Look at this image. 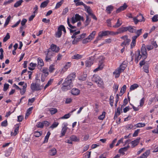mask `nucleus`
Returning <instances> with one entry per match:
<instances>
[{"instance_id": "obj_1", "label": "nucleus", "mask_w": 158, "mask_h": 158, "mask_svg": "<svg viewBox=\"0 0 158 158\" xmlns=\"http://www.w3.org/2000/svg\"><path fill=\"white\" fill-rule=\"evenodd\" d=\"M147 55L145 45L143 44L141 48V52L138 50L135 53V60L137 63L141 58L144 60L147 57Z\"/></svg>"}, {"instance_id": "obj_2", "label": "nucleus", "mask_w": 158, "mask_h": 158, "mask_svg": "<svg viewBox=\"0 0 158 158\" xmlns=\"http://www.w3.org/2000/svg\"><path fill=\"white\" fill-rule=\"evenodd\" d=\"M92 81L95 82L99 87H102L104 85V82L102 79L97 74L93 75L92 78Z\"/></svg>"}, {"instance_id": "obj_3", "label": "nucleus", "mask_w": 158, "mask_h": 158, "mask_svg": "<svg viewBox=\"0 0 158 158\" xmlns=\"http://www.w3.org/2000/svg\"><path fill=\"white\" fill-rule=\"evenodd\" d=\"M63 86L62 89L64 90L69 89L71 87L73 86L72 84L71 80H69L67 78L65 80L63 84Z\"/></svg>"}, {"instance_id": "obj_4", "label": "nucleus", "mask_w": 158, "mask_h": 158, "mask_svg": "<svg viewBox=\"0 0 158 158\" xmlns=\"http://www.w3.org/2000/svg\"><path fill=\"white\" fill-rule=\"evenodd\" d=\"M80 33V31H79L74 32L72 35L71 37L72 38H76L79 41L80 40L84 38L86 35V33H84L81 35H77L79 34Z\"/></svg>"}, {"instance_id": "obj_5", "label": "nucleus", "mask_w": 158, "mask_h": 158, "mask_svg": "<svg viewBox=\"0 0 158 158\" xmlns=\"http://www.w3.org/2000/svg\"><path fill=\"white\" fill-rule=\"evenodd\" d=\"M43 87L44 86L43 85L40 86L39 85L35 83H32L31 85V88L32 91H33L40 90L42 89Z\"/></svg>"}, {"instance_id": "obj_6", "label": "nucleus", "mask_w": 158, "mask_h": 158, "mask_svg": "<svg viewBox=\"0 0 158 158\" xmlns=\"http://www.w3.org/2000/svg\"><path fill=\"white\" fill-rule=\"evenodd\" d=\"M133 20L135 24H137L139 22L144 21L145 19L141 14L137 15L136 17L133 18Z\"/></svg>"}, {"instance_id": "obj_7", "label": "nucleus", "mask_w": 158, "mask_h": 158, "mask_svg": "<svg viewBox=\"0 0 158 158\" xmlns=\"http://www.w3.org/2000/svg\"><path fill=\"white\" fill-rule=\"evenodd\" d=\"M107 35L108 34L107 31L100 32L98 33V36L96 40L94 41V43H97L98 41L100 40L103 36Z\"/></svg>"}, {"instance_id": "obj_8", "label": "nucleus", "mask_w": 158, "mask_h": 158, "mask_svg": "<svg viewBox=\"0 0 158 158\" xmlns=\"http://www.w3.org/2000/svg\"><path fill=\"white\" fill-rule=\"evenodd\" d=\"M55 55L54 53H52L50 49H48L47 53L46 54V56L45 58V60L46 62L49 61L51 60V59L52 56Z\"/></svg>"}, {"instance_id": "obj_9", "label": "nucleus", "mask_w": 158, "mask_h": 158, "mask_svg": "<svg viewBox=\"0 0 158 158\" xmlns=\"http://www.w3.org/2000/svg\"><path fill=\"white\" fill-rule=\"evenodd\" d=\"M68 126V124L66 123H64L62 124V129L61 131V135L60 137H62L64 135L67 130L68 129V127H67Z\"/></svg>"}, {"instance_id": "obj_10", "label": "nucleus", "mask_w": 158, "mask_h": 158, "mask_svg": "<svg viewBox=\"0 0 158 158\" xmlns=\"http://www.w3.org/2000/svg\"><path fill=\"white\" fill-rule=\"evenodd\" d=\"M48 49H50L52 53H57L59 51L60 48L56 45L52 44L50 46V48Z\"/></svg>"}, {"instance_id": "obj_11", "label": "nucleus", "mask_w": 158, "mask_h": 158, "mask_svg": "<svg viewBox=\"0 0 158 158\" xmlns=\"http://www.w3.org/2000/svg\"><path fill=\"white\" fill-rule=\"evenodd\" d=\"M81 17L78 14H76L75 16H73L71 18L72 23L73 24H74L76 22L81 20Z\"/></svg>"}, {"instance_id": "obj_12", "label": "nucleus", "mask_w": 158, "mask_h": 158, "mask_svg": "<svg viewBox=\"0 0 158 158\" xmlns=\"http://www.w3.org/2000/svg\"><path fill=\"white\" fill-rule=\"evenodd\" d=\"M100 58L102 60L101 61H99V63L101 64L98 68L94 70V72H96L98 71V70H101L103 69L104 66V65L103 64V61L104 59V57L103 56H101L100 57Z\"/></svg>"}, {"instance_id": "obj_13", "label": "nucleus", "mask_w": 158, "mask_h": 158, "mask_svg": "<svg viewBox=\"0 0 158 158\" xmlns=\"http://www.w3.org/2000/svg\"><path fill=\"white\" fill-rule=\"evenodd\" d=\"M71 65V64L70 62H68L65 64L63 68L62 69L61 73H64L66 71L67 69L69 68Z\"/></svg>"}, {"instance_id": "obj_14", "label": "nucleus", "mask_w": 158, "mask_h": 158, "mask_svg": "<svg viewBox=\"0 0 158 158\" xmlns=\"http://www.w3.org/2000/svg\"><path fill=\"white\" fill-rule=\"evenodd\" d=\"M93 63V58L90 57L85 61V64L86 67H89Z\"/></svg>"}, {"instance_id": "obj_15", "label": "nucleus", "mask_w": 158, "mask_h": 158, "mask_svg": "<svg viewBox=\"0 0 158 158\" xmlns=\"http://www.w3.org/2000/svg\"><path fill=\"white\" fill-rule=\"evenodd\" d=\"M123 72L118 68H117L113 72V74L114 75L115 77L118 78L119 77L120 73Z\"/></svg>"}, {"instance_id": "obj_16", "label": "nucleus", "mask_w": 158, "mask_h": 158, "mask_svg": "<svg viewBox=\"0 0 158 158\" xmlns=\"http://www.w3.org/2000/svg\"><path fill=\"white\" fill-rule=\"evenodd\" d=\"M127 7V6L126 3H124L123 5L120 6L116 10V12L117 13H118L122 11L125 10Z\"/></svg>"}, {"instance_id": "obj_17", "label": "nucleus", "mask_w": 158, "mask_h": 158, "mask_svg": "<svg viewBox=\"0 0 158 158\" xmlns=\"http://www.w3.org/2000/svg\"><path fill=\"white\" fill-rule=\"evenodd\" d=\"M114 8V7L112 5H110L108 6L106 9V12L109 14L111 13V12L113 11Z\"/></svg>"}, {"instance_id": "obj_18", "label": "nucleus", "mask_w": 158, "mask_h": 158, "mask_svg": "<svg viewBox=\"0 0 158 158\" xmlns=\"http://www.w3.org/2000/svg\"><path fill=\"white\" fill-rule=\"evenodd\" d=\"M80 93V91L78 89L73 88L71 90L72 94L74 95H78Z\"/></svg>"}, {"instance_id": "obj_19", "label": "nucleus", "mask_w": 158, "mask_h": 158, "mask_svg": "<svg viewBox=\"0 0 158 158\" xmlns=\"http://www.w3.org/2000/svg\"><path fill=\"white\" fill-rule=\"evenodd\" d=\"M19 126L18 125L15 126L14 132H11V135L12 136H15L19 132Z\"/></svg>"}, {"instance_id": "obj_20", "label": "nucleus", "mask_w": 158, "mask_h": 158, "mask_svg": "<svg viewBox=\"0 0 158 158\" xmlns=\"http://www.w3.org/2000/svg\"><path fill=\"white\" fill-rule=\"evenodd\" d=\"M127 27H122L118 29L117 33L120 34L127 31Z\"/></svg>"}, {"instance_id": "obj_21", "label": "nucleus", "mask_w": 158, "mask_h": 158, "mask_svg": "<svg viewBox=\"0 0 158 158\" xmlns=\"http://www.w3.org/2000/svg\"><path fill=\"white\" fill-rule=\"evenodd\" d=\"M122 24V21L121 19L119 18L118 19L116 24L113 26V27L114 28H118Z\"/></svg>"}, {"instance_id": "obj_22", "label": "nucleus", "mask_w": 158, "mask_h": 158, "mask_svg": "<svg viewBox=\"0 0 158 158\" xmlns=\"http://www.w3.org/2000/svg\"><path fill=\"white\" fill-rule=\"evenodd\" d=\"M48 123L47 121H44L42 122H39L37 123L36 126L38 128H42L44 127V124Z\"/></svg>"}, {"instance_id": "obj_23", "label": "nucleus", "mask_w": 158, "mask_h": 158, "mask_svg": "<svg viewBox=\"0 0 158 158\" xmlns=\"http://www.w3.org/2000/svg\"><path fill=\"white\" fill-rule=\"evenodd\" d=\"M38 62V66L42 67L44 65V63L43 60L40 57L38 58L37 60Z\"/></svg>"}, {"instance_id": "obj_24", "label": "nucleus", "mask_w": 158, "mask_h": 158, "mask_svg": "<svg viewBox=\"0 0 158 158\" xmlns=\"http://www.w3.org/2000/svg\"><path fill=\"white\" fill-rule=\"evenodd\" d=\"M126 67L127 63L126 62L124 61L118 68H119L122 72H123Z\"/></svg>"}, {"instance_id": "obj_25", "label": "nucleus", "mask_w": 158, "mask_h": 158, "mask_svg": "<svg viewBox=\"0 0 158 158\" xmlns=\"http://www.w3.org/2000/svg\"><path fill=\"white\" fill-rule=\"evenodd\" d=\"M127 31H129L130 32L134 33L135 32L136 29L135 27H132L131 26H129L127 27Z\"/></svg>"}, {"instance_id": "obj_26", "label": "nucleus", "mask_w": 158, "mask_h": 158, "mask_svg": "<svg viewBox=\"0 0 158 158\" xmlns=\"http://www.w3.org/2000/svg\"><path fill=\"white\" fill-rule=\"evenodd\" d=\"M80 0H74V2L75 3L76 6L82 5L84 7L85 6V4L82 2L79 1Z\"/></svg>"}, {"instance_id": "obj_27", "label": "nucleus", "mask_w": 158, "mask_h": 158, "mask_svg": "<svg viewBox=\"0 0 158 158\" xmlns=\"http://www.w3.org/2000/svg\"><path fill=\"white\" fill-rule=\"evenodd\" d=\"M140 139V138H137L131 142V144H132L131 146L132 147H134L137 145L139 142Z\"/></svg>"}, {"instance_id": "obj_28", "label": "nucleus", "mask_w": 158, "mask_h": 158, "mask_svg": "<svg viewBox=\"0 0 158 158\" xmlns=\"http://www.w3.org/2000/svg\"><path fill=\"white\" fill-rule=\"evenodd\" d=\"M150 152V150H148L144 152L141 156L142 158H147L149 155Z\"/></svg>"}, {"instance_id": "obj_29", "label": "nucleus", "mask_w": 158, "mask_h": 158, "mask_svg": "<svg viewBox=\"0 0 158 158\" xmlns=\"http://www.w3.org/2000/svg\"><path fill=\"white\" fill-rule=\"evenodd\" d=\"M56 149L55 148H53L49 151V154L51 156H53L56 154Z\"/></svg>"}, {"instance_id": "obj_30", "label": "nucleus", "mask_w": 158, "mask_h": 158, "mask_svg": "<svg viewBox=\"0 0 158 158\" xmlns=\"http://www.w3.org/2000/svg\"><path fill=\"white\" fill-rule=\"evenodd\" d=\"M76 77V75L75 73H73L69 75L67 77V78L69 80H71L72 82L73 80Z\"/></svg>"}, {"instance_id": "obj_31", "label": "nucleus", "mask_w": 158, "mask_h": 158, "mask_svg": "<svg viewBox=\"0 0 158 158\" xmlns=\"http://www.w3.org/2000/svg\"><path fill=\"white\" fill-rule=\"evenodd\" d=\"M42 72L43 74H44V75L45 76V77H46L49 74L48 69L47 68H44L42 70Z\"/></svg>"}, {"instance_id": "obj_32", "label": "nucleus", "mask_w": 158, "mask_h": 158, "mask_svg": "<svg viewBox=\"0 0 158 158\" xmlns=\"http://www.w3.org/2000/svg\"><path fill=\"white\" fill-rule=\"evenodd\" d=\"M85 11L88 13L89 15H90L92 13V10L90 8V7L89 6H87L85 5V6L84 7Z\"/></svg>"}, {"instance_id": "obj_33", "label": "nucleus", "mask_w": 158, "mask_h": 158, "mask_svg": "<svg viewBox=\"0 0 158 158\" xmlns=\"http://www.w3.org/2000/svg\"><path fill=\"white\" fill-rule=\"evenodd\" d=\"M62 34L61 29L60 27L58 28V31L56 33V37L57 38H60L61 37Z\"/></svg>"}, {"instance_id": "obj_34", "label": "nucleus", "mask_w": 158, "mask_h": 158, "mask_svg": "<svg viewBox=\"0 0 158 158\" xmlns=\"http://www.w3.org/2000/svg\"><path fill=\"white\" fill-rule=\"evenodd\" d=\"M49 2V0H46L44 2H42L40 6V7L41 8H44L47 6Z\"/></svg>"}, {"instance_id": "obj_35", "label": "nucleus", "mask_w": 158, "mask_h": 158, "mask_svg": "<svg viewBox=\"0 0 158 158\" xmlns=\"http://www.w3.org/2000/svg\"><path fill=\"white\" fill-rule=\"evenodd\" d=\"M82 57V56L79 54H76L72 56V59H75L76 60H78L81 58Z\"/></svg>"}, {"instance_id": "obj_36", "label": "nucleus", "mask_w": 158, "mask_h": 158, "mask_svg": "<svg viewBox=\"0 0 158 158\" xmlns=\"http://www.w3.org/2000/svg\"><path fill=\"white\" fill-rule=\"evenodd\" d=\"M129 147L128 145L127 147L121 148L119 150V152L123 154L124 151H126L127 149Z\"/></svg>"}, {"instance_id": "obj_37", "label": "nucleus", "mask_w": 158, "mask_h": 158, "mask_svg": "<svg viewBox=\"0 0 158 158\" xmlns=\"http://www.w3.org/2000/svg\"><path fill=\"white\" fill-rule=\"evenodd\" d=\"M33 109V107H31L27 109V113L25 116V118H26L28 116L31 114V111Z\"/></svg>"}, {"instance_id": "obj_38", "label": "nucleus", "mask_w": 158, "mask_h": 158, "mask_svg": "<svg viewBox=\"0 0 158 158\" xmlns=\"http://www.w3.org/2000/svg\"><path fill=\"white\" fill-rule=\"evenodd\" d=\"M70 139L72 141L78 142L80 140L79 138L75 135H73L70 137Z\"/></svg>"}, {"instance_id": "obj_39", "label": "nucleus", "mask_w": 158, "mask_h": 158, "mask_svg": "<svg viewBox=\"0 0 158 158\" xmlns=\"http://www.w3.org/2000/svg\"><path fill=\"white\" fill-rule=\"evenodd\" d=\"M23 2V0H20L18 1L15 4L14 6L16 8L20 6L21 5Z\"/></svg>"}, {"instance_id": "obj_40", "label": "nucleus", "mask_w": 158, "mask_h": 158, "mask_svg": "<svg viewBox=\"0 0 158 158\" xmlns=\"http://www.w3.org/2000/svg\"><path fill=\"white\" fill-rule=\"evenodd\" d=\"M64 2V0H61L60 1L57 2L55 7V9H57L59 8L62 5Z\"/></svg>"}, {"instance_id": "obj_41", "label": "nucleus", "mask_w": 158, "mask_h": 158, "mask_svg": "<svg viewBox=\"0 0 158 158\" xmlns=\"http://www.w3.org/2000/svg\"><path fill=\"white\" fill-rule=\"evenodd\" d=\"M96 31H93L90 34V35L88 37L89 40H91L93 39L94 38V36L96 34Z\"/></svg>"}, {"instance_id": "obj_42", "label": "nucleus", "mask_w": 158, "mask_h": 158, "mask_svg": "<svg viewBox=\"0 0 158 158\" xmlns=\"http://www.w3.org/2000/svg\"><path fill=\"white\" fill-rule=\"evenodd\" d=\"M139 87V85L137 84H134L131 85L130 88V90H134Z\"/></svg>"}, {"instance_id": "obj_43", "label": "nucleus", "mask_w": 158, "mask_h": 158, "mask_svg": "<svg viewBox=\"0 0 158 158\" xmlns=\"http://www.w3.org/2000/svg\"><path fill=\"white\" fill-rule=\"evenodd\" d=\"M145 126V124L144 123H139L135 125V126L136 128L143 127Z\"/></svg>"}, {"instance_id": "obj_44", "label": "nucleus", "mask_w": 158, "mask_h": 158, "mask_svg": "<svg viewBox=\"0 0 158 158\" xmlns=\"http://www.w3.org/2000/svg\"><path fill=\"white\" fill-rule=\"evenodd\" d=\"M53 81V80L50 79V80L48 81L47 84L46 85L44 86V89H45L46 88H47L50 85Z\"/></svg>"}, {"instance_id": "obj_45", "label": "nucleus", "mask_w": 158, "mask_h": 158, "mask_svg": "<svg viewBox=\"0 0 158 158\" xmlns=\"http://www.w3.org/2000/svg\"><path fill=\"white\" fill-rule=\"evenodd\" d=\"M131 41V40L130 39L128 40H126L124 41L122 44L121 46H123V45H128L129 44V43Z\"/></svg>"}, {"instance_id": "obj_46", "label": "nucleus", "mask_w": 158, "mask_h": 158, "mask_svg": "<svg viewBox=\"0 0 158 158\" xmlns=\"http://www.w3.org/2000/svg\"><path fill=\"white\" fill-rule=\"evenodd\" d=\"M51 134V133L49 131H48L46 135V136L45 137V139L44 140V142H47L48 139V138Z\"/></svg>"}, {"instance_id": "obj_47", "label": "nucleus", "mask_w": 158, "mask_h": 158, "mask_svg": "<svg viewBox=\"0 0 158 158\" xmlns=\"http://www.w3.org/2000/svg\"><path fill=\"white\" fill-rule=\"evenodd\" d=\"M42 134V131H35L34 133V136L36 137H39Z\"/></svg>"}, {"instance_id": "obj_48", "label": "nucleus", "mask_w": 158, "mask_h": 158, "mask_svg": "<svg viewBox=\"0 0 158 158\" xmlns=\"http://www.w3.org/2000/svg\"><path fill=\"white\" fill-rule=\"evenodd\" d=\"M135 32L136 34L135 35L138 37L142 33V29H140L137 30H136Z\"/></svg>"}, {"instance_id": "obj_49", "label": "nucleus", "mask_w": 158, "mask_h": 158, "mask_svg": "<svg viewBox=\"0 0 158 158\" xmlns=\"http://www.w3.org/2000/svg\"><path fill=\"white\" fill-rule=\"evenodd\" d=\"M114 98L113 96L111 95L110 97L109 100L110 101V104L111 106H113V102H114Z\"/></svg>"}, {"instance_id": "obj_50", "label": "nucleus", "mask_w": 158, "mask_h": 158, "mask_svg": "<svg viewBox=\"0 0 158 158\" xmlns=\"http://www.w3.org/2000/svg\"><path fill=\"white\" fill-rule=\"evenodd\" d=\"M59 123L57 122H55L53 123L52 125L50 126V128L52 129L56 127L58 125Z\"/></svg>"}, {"instance_id": "obj_51", "label": "nucleus", "mask_w": 158, "mask_h": 158, "mask_svg": "<svg viewBox=\"0 0 158 158\" xmlns=\"http://www.w3.org/2000/svg\"><path fill=\"white\" fill-rule=\"evenodd\" d=\"M120 114V109L119 108L117 109V112L115 113L114 118H117Z\"/></svg>"}, {"instance_id": "obj_52", "label": "nucleus", "mask_w": 158, "mask_h": 158, "mask_svg": "<svg viewBox=\"0 0 158 158\" xmlns=\"http://www.w3.org/2000/svg\"><path fill=\"white\" fill-rule=\"evenodd\" d=\"M49 111L52 114H53L57 112V110L56 108H51L50 110Z\"/></svg>"}, {"instance_id": "obj_53", "label": "nucleus", "mask_w": 158, "mask_h": 158, "mask_svg": "<svg viewBox=\"0 0 158 158\" xmlns=\"http://www.w3.org/2000/svg\"><path fill=\"white\" fill-rule=\"evenodd\" d=\"M107 31L108 35H114L118 34V33H117V31L116 32H114L113 31Z\"/></svg>"}, {"instance_id": "obj_54", "label": "nucleus", "mask_w": 158, "mask_h": 158, "mask_svg": "<svg viewBox=\"0 0 158 158\" xmlns=\"http://www.w3.org/2000/svg\"><path fill=\"white\" fill-rule=\"evenodd\" d=\"M105 112H103L102 114L98 117V119L102 120L105 117Z\"/></svg>"}, {"instance_id": "obj_55", "label": "nucleus", "mask_w": 158, "mask_h": 158, "mask_svg": "<svg viewBox=\"0 0 158 158\" xmlns=\"http://www.w3.org/2000/svg\"><path fill=\"white\" fill-rule=\"evenodd\" d=\"M91 154L90 152H87L84 154V156L85 158H89Z\"/></svg>"}, {"instance_id": "obj_56", "label": "nucleus", "mask_w": 158, "mask_h": 158, "mask_svg": "<svg viewBox=\"0 0 158 158\" xmlns=\"http://www.w3.org/2000/svg\"><path fill=\"white\" fill-rule=\"evenodd\" d=\"M49 69V71L51 73L53 72L55 69L54 66L53 65H50Z\"/></svg>"}, {"instance_id": "obj_57", "label": "nucleus", "mask_w": 158, "mask_h": 158, "mask_svg": "<svg viewBox=\"0 0 158 158\" xmlns=\"http://www.w3.org/2000/svg\"><path fill=\"white\" fill-rule=\"evenodd\" d=\"M11 18V17L10 15H9L7 17V18L6 20V22H5V23L4 24L5 26H6L8 24Z\"/></svg>"}, {"instance_id": "obj_58", "label": "nucleus", "mask_w": 158, "mask_h": 158, "mask_svg": "<svg viewBox=\"0 0 158 158\" xmlns=\"http://www.w3.org/2000/svg\"><path fill=\"white\" fill-rule=\"evenodd\" d=\"M152 20L153 22H156L158 21V15H155L152 18Z\"/></svg>"}, {"instance_id": "obj_59", "label": "nucleus", "mask_w": 158, "mask_h": 158, "mask_svg": "<svg viewBox=\"0 0 158 158\" xmlns=\"http://www.w3.org/2000/svg\"><path fill=\"white\" fill-rule=\"evenodd\" d=\"M86 77V75L85 74L83 75L82 76H80L78 77V78L80 80L82 81H85Z\"/></svg>"}, {"instance_id": "obj_60", "label": "nucleus", "mask_w": 158, "mask_h": 158, "mask_svg": "<svg viewBox=\"0 0 158 158\" xmlns=\"http://www.w3.org/2000/svg\"><path fill=\"white\" fill-rule=\"evenodd\" d=\"M10 38V36L8 33H7L6 35L4 38L3 40V42H6Z\"/></svg>"}, {"instance_id": "obj_61", "label": "nucleus", "mask_w": 158, "mask_h": 158, "mask_svg": "<svg viewBox=\"0 0 158 158\" xmlns=\"http://www.w3.org/2000/svg\"><path fill=\"white\" fill-rule=\"evenodd\" d=\"M115 93H116L118 90V85L117 84H114L113 87Z\"/></svg>"}, {"instance_id": "obj_62", "label": "nucleus", "mask_w": 158, "mask_h": 158, "mask_svg": "<svg viewBox=\"0 0 158 158\" xmlns=\"http://www.w3.org/2000/svg\"><path fill=\"white\" fill-rule=\"evenodd\" d=\"M90 22V19H89L88 16H87L85 22V26L88 25Z\"/></svg>"}, {"instance_id": "obj_63", "label": "nucleus", "mask_w": 158, "mask_h": 158, "mask_svg": "<svg viewBox=\"0 0 158 158\" xmlns=\"http://www.w3.org/2000/svg\"><path fill=\"white\" fill-rule=\"evenodd\" d=\"M9 85L7 83H5L4 84V87L3 90L4 91H6L7 89H8L9 87Z\"/></svg>"}, {"instance_id": "obj_64", "label": "nucleus", "mask_w": 158, "mask_h": 158, "mask_svg": "<svg viewBox=\"0 0 158 158\" xmlns=\"http://www.w3.org/2000/svg\"><path fill=\"white\" fill-rule=\"evenodd\" d=\"M69 11V9L68 7H66L63 9L62 14L63 15H65Z\"/></svg>"}]
</instances>
